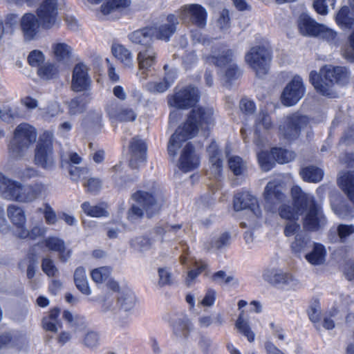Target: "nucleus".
<instances>
[{"instance_id": "obj_1", "label": "nucleus", "mask_w": 354, "mask_h": 354, "mask_svg": "<svg viewBox=\"0 0 354 354\" xmlns=\"http://www.w3.org/2000/svg\"><path fill=\"white\" fill-rule=\"evenodd\" d=\"M214 111L209 107H195L190 111L186 122L180 126L171 136L167 149L171 156L174 157L182 144L196 136L200 127L214 125Z\"/></svg>"}, {"instance_id": "obj_2", "label": "nucleus", "mask_w": 354, "mask_h": 354, "mask_svg": "<svg viewBox=\"0 0 354 354\" xmlns=\"http://www.w3.org/2000/svg\"><path fill=\"white\" fill-rule=\"evenodd\" d=\"M48 185L41 181L23 185L0 171V196L19 203H30L46 194Z\"/></svg>"}, {"instance_id": "obj_3", "label": "nucleus", "mask_w": 354, "mask_h": 354, "mask_svg": "<svg viewBox=\"0 0 354 354\" xmlns=\"http://www.w3.org/2000/svg\"><path fill=\"white\" fill-rule=\"evenodd\" d=\"M294 206L301 213L305 212L303 218L304 227L310 231H317L323 228L326 223L322 207L316 203L314 197L307 194L297 185L291 189Z\"/></svg>"}, {"instance_id": "obj_4", "label": "nucleus", "mask_w": 354, "mask_h": 354, "mask_svg": "<svg viewBox=\"0 0 354 354\" xmlns=\"http://www.w3.org/2000/svg\"><path fill=\"white\" fill-rule=\"evenodd\" d=\"M309 78L317 92L324 96L335 97L337 93L335 84H346L348 82L349 72L345 67L328 65L324 66L319 73L311 71Z\"/></svg>"}, {"instance_id": "obj_5", "label": "nucleus", "mask_w": 354, "mask_h": 354, "mask_svg": "<svg viewBox=\"0 0 354 354\" xmlns=\"http://www.w3.org/2000/svg\"><path fill=\"white\" fill-rule=\"evenodd\" d=\"M37 136V131L32 125L25 122L17 125L9 147L11 156L17 158L24 156L35 142Z\"/></svg>"}, {"instance_id": "obj_6", "label": "nucleus", "mask_w": 354, "mask_h": 354, "mask_svg": "<svg viewBox=\"0 0 354 354\" xmlns=\"http://www.w3.org/2000/svg\"><path fill=\"white\" fill-rule=\"evenodd\" d=\"M132 199L135 203L127 213V219L132 223L140 220L145 211L148 217H151L160 209V205L156 202L154 196L148 192L139 191L132 195Z\"/></svg>"}, {"instance_id": "obj_7", "label": "nucleus", "mask_w": 354, "mask_h": 354, "mask_svg": "<svg viewBox=\"0 0 354 354\" xmlns=\"http://www.w3.org/2000/svg\"><path fill=\"white\" fill-rule=\"evenodd\" d=\"M245 61L255 71L257 76L261 77L269 71L270 50L263 46H253L245 54Z\"/></svg>"}, {"instance_id": "obj_8", "label": "nucleus", "mask_w": 354, "mask_h": 354, "mask_svg": "<svg viewBox=\"0 0 354 354\" xmlns=\"http://www.w3.org/2000/svg\"><path fill=\"white\" fill-rule=\"evenodd\" d=\"M263 279L270 285L284 290H297L301 287L300 281L292 273L280 268H267L263 273Z\"/></svg>"}, {"instance_id": "obj_9", "label": "nucleus", "mask_w": 354, "mask_h": 354, "mask_svg": "<svg viewBox=\"0 0 354 354\" xmlns=\"http://www.w3.org/2000/svg\"><path fill=\"white\" fill-rule=\"evenodd\" d=\"M34 162L46 170H52L55 168V156L51 136L49 133H44L39 138L35 150Z\"/></svg>"}, {"instance_id": "obj_10", "label": "nucleus", "mask_w": 354, "mask_h": 354, "mask_svg": "<svg viewBox=\"0 0 354 354\" xmlns=\"http://www.w3.org/2000/svg\"><path fill=\"white\" fill-rule=\"evenodd\" d=\"M234 57L235 55L233 50L224 49L221 51V54L219 56L204 55L203 58L209 64L225 68L224 75L226 80L230 81L237 79L241 74L240 69L234 62Z\"/></svg>"}, {"instance_id": "obj_11", "label": "nucleus", "mask_w": 354, "mask_h": 354, "mask_svg": "<svg viewBox=\"0 0 354 354\" xmlns=\"http://www.w3.org/2000/svg\"><path fill=\"white\" fill-rule=\"evenodd\" d=\"M176 12L178 18L183 24L193 25L198 28H204L207 24V12L200 4H185Z\"/></svg>"}, {"instance_id": "obj_12", "label": "nucleus", "mask_w": 354, "mask_h": 354, "mask_svg": "<svg viewBox=\"0 0 354 354\" xmlns=\"http://www.w3.org/2000/svg\"><path fill=\"white\" fill-rule=\"evenodd\" d=\"M309 123V119L297 113L287 115L279 127V134L285 139L292 140L297 138L302 129Z\"/></svg>"}, {"instance_id": "obj_13", "label": "nucleus", "mask_w": 354, "mask_h": 354, "mask_svg": "<svg viewBox=\"0 0 354 354\" xmlns=\"http://www.w3.org/2000/svg\"><path fill=\"white\" fill-rule=\"evenodd\" d=\"M36 13L44 29L53 28L59 24L58 0H42Z\"/></svg>"}, {"instance_id": "obj_14", "label": "nucleus", "mask_w": 354, "mask_h": 354, "mask_svg": "<svg viewBox=\"0 0 354 354\" xmlns=\"http://www.w3.org/2000/svg\"><path fill=\"white\" fill-rule=\"evenodd\" d=\"M167 322L171 328L173 337L178 340L186 339L193 328L189 317L181 312L169 314Z\"/></svg>"}, {"instance_id": "obj_15", "label": "nucleus", "mask_w": 354, "mask_h": 354, "mask_svg": "<svg viewBox=\"0 0 354 354\" xmlns=\"http://www.w3.org/2000/svg\"><path fill=\"white\" fill-rule=\"evenodd\" d=\"M306 89L302 78L295 75L284 88L281 94V102L290 106L296 104L304 95Z\"/></svg>"}, {"instance_id": "obj_16", "label": "nucleus", "mask_w": 354, "mask_h": 354, "mask_svg": "<svg viewBox=\"0 0 354 354\" xmlns=\"http://www.w3.org/2000/svg\"><path fill=\"white\" fill-rule=\"evenodd\" d=\"M158 53L153 46L151 44L141 48L137 55V62L139 70L141 72L140 78L146 80L147 74L151 72L157 62Z\"/></svg>"}, {"instance_id": "obj_17", "label": "nucleus", "mask_w": 354, "mask_h": 354, "mask_svg": "<svg viewBox=\"0 0 354 354\" xmlns=\"http://www.w3.org/2000/svg\"><path fill=\"white\" fill-rule=\"evenodd\" d=\"M198 89L187 86L176 92L169 100V104L178 109H187L194 106L198 100Z\"/></svg>"}, {"instance_id": "obj_18", "label": "nucleus", "mask_w": 354, "mask_h": 354, "mask_svg": "<svg viewBox=\"0 0 354 354\" xmlns=\"http://www.w3.org/2000/svg\"><path fill=\"white\" fill-rule=\"evenodd\" d=\"M263 198L265 200V207L270 212H275L277 206L285 198V196L281 192L279 182L277 180L268 182L264 189Z\"/></svg>"}, {"instance_id": "obj_19", "label": "nucleus", "mask_w": 354, "mask_h": 354, "mask_svg": "<svg viewBox=\"0 0 354 354\" xmlns=\"http://www.w3.org/2000/svg\"><path fill=\"white\" fill-rule=\"evenodd\" d=\"M88 67L80 62L75 65L71 80V88L75 92L86 91L91 84V79L88 75Z\"/></svg>"}, {"instance_id": "obj_20", "label": "nucleus", "mask_w": 354, "mask_h": 354, "mask_svg": "<svg viewBox=\"0 0 354 354\" xmlns=\"http://www.w3.org/2000/svg\"><path fill=\"white\" fill-rule=\"evenodd\" d=\"M109 118L121 122H133L137 114L131 107L120 104L116 101L111 102L106 108Z\"/></svg>"}, {"instance_id": "obj_21", "label": "nucleus", "mask_w": 354, "mask_h": 354, "mask_svg": "<svg viewBox=\"0 0 354 354\" xmlns=\"http://www.w3.org/2000/svg\"><path fill=\"white\" fill-rule=\"evenodd\" d=\"M19 25L25 41H30L37 38L41 25L37 16L31 12H27L21 17Z\"/></svg>"}, {"instance_id": "obj_22", "label": "nucleus", "mask_w": 354, "mask_h": 354, "mask_svg": "<svg viewBox=\"0 0 354 354\" xmlns=\"http://www.w3.org/2000/svg\"><path fill=\"white\" fill-rule=\"evenodd\" d=\"M129 151L131 155L129 166L131 169H138L146 162L147 145L145 142L138 136L131 139Z\"/></svg>"}, {"instance_id": "obj_23", "label": "nucleus", "mask_w": 354, "mask_h": 354, "mask_svg": "<svg viewBox=\"0 0 354 354\" xmlns=\"http://www.w3.org/2000/svg\"><path fill=\"white\" fill-rule=\"evenodd\" d=\"M178 18L174 14L168 15L159 25L151 26L154 31L153 37L160 40L169 41L175 33L178 25Z\"/></svg>"}, {"instance_id": "obj_24", "label": "nucleus", "mask_w": 354, "mask_h": 354, "mask_svg": "<svg viewBox=\"0 0 354 354\" xmlns=\"http://www.w3.org/2000/svg\"><path fill=\"white\" fill-rule=\"evenodd\" d=\"M234 209L235 211L249 209L257 217L261 215L257 199L249 192L238 193L234 196Z\"/></svg>"}, {"instance_id": "obj_25", "label": "nucleus", "mask_w": 354, "mask_h": 354, "mask_svg": "<svg viewBox=\"0 0 354 354\" xmlns=\"http://www.w3.org/2000/svg\"><path fill=\"white\" fill-rule=\"evenodd\" d=\"M199 164V157L194 147L189 142L187 143L179 159V168L184 172H189L196 169Z\"/></svg>"}, {"instance_id": "obj_26", "label": "nucleus", "mask_w": 354, "mask_h": 354, "mask_svg": "<svg viewBox=\"0 0 354 354\" xmlns=\"http://www.w3.org/2000/svg\"><path fill=\"white\" fill-rule=\"evenodd\" d=\"M274 128V124L270 115L265 111H261L255 120V139L257 146L264 145L266 139L261 136V133L268 131Z\"/></svg>"}, {"instance_id": "obj_27", "label": "nucleus", "mask_w": 354, "mask_h": 354, "mask_svg": "<svg viewBox=\"0 0 354 354\" xmlns=\"http://www.w3.org/2000/svg\"><path fill=\"white\" fill-rule=\"evenodd\" d=\"M131 4V0H106L100 8L104 15H113L118 17L129 11Z\"/></svg>"}, {"instance_id": "obj_28", "label": "nucleus", "mask_w": 354, "mask_h": 354, "mask_svg": "<svg viewBox=\"0 0 354 354\" xmlns=\"http://www.w3.org/2000/svg\"><path fill=\"white\" fill-rule=\"evenodd\" d=\"M180 261L182 264H188L187 268L189 270L186 278V283L188 286H190L194 280L207 268V264L205 261L197 260L195 258L188 259L187 257L182 256Z\"/></svg>"}, {"instance_id": "obj_29", "label": "nucleus", "mask_w": 354, "mask_h": 354, "mask_svg": "<svg viewBox=\"0 0 354 354\" xmlns=\"http://www.w3.org/2000/svg\"><path fill=\"white\" fill-rule=\"evenodd\" d=\"M168 66L165 65V75L164 78L159 82H149L146 84V88L151 93H163L167 91L174 83L176 78L174 71H167Z\"/></svg>"}, {"instance_id": "obj_30", "label": "nucleus", "mask_w": 354, "mask_h": 354, "mask_svg": "<svg viewBox=\"0 0 354 354\" xmlns=\"http://www.w3.org/2000/svg\"><path fill=\"white\" fill-rule=\"evenodd\" d=\"M337 183L354 205V171L339 172Z\"/></svg>"}, {"instance_id": "obj_31", "label": "nucleus", "mask_w": 354, "mask_h": 354, "mask_svg": "<svg viewBox=\"0 0 354 354\" xmlns=\"http://www.w3.org/2000/svg\"><path fill=\"white\" fill-rule=\"evenodd\" d=\"M207 151L211 163V172L214 174V177L217 178L220 177L223 168L221 151L218 149L216 142H212Z\"/></svg>"}, {"instance_id": "obj_32", "label": "nucleus", "mask_w": 354, "mask_h": 354, "mask_svg": "<svg viewBox=\"0 0 354 354\" xmlns=\"http://www.w3.org/2000/svg\"><path fill=\"white\" fill-rule=\"evenodd\" d=\"M7 215L12 224L16 227L17 232H21V230L25 227L26 223V216L22 207L16 205H9L7 208Z\"/></svg>"}, {"instance_id": "obj_33", "label": "nucleus", "mask_w": 354, "mask_h": 354, "mask_svg": "<svg viewBox=\"0 0 354 354\" xmlns=\"http://www.w3.org/2000/svg\"><path fill=\"white\" fill-rule=\"evenodd\" d=\"M299 28L304 35L318 37L323 25L317 23L306 15H301L299 20Z\"/></svg>"}, {"instance_id": "obj_34", "label": "nucleus", "mask_w": 354, "mask_h": 354, "mask_svg": "<svg viewBox=\"0 0 354 354\" xmlns=\"http://www.w3.org/2000/svg\"><path fill=\"white\" fill-rule=\"evenodd\" d=\"M52 52L57 61L65 62L72 57L73 48L67 43L57 40L52 44Z\"/></svg>"}, {"instance_id": "obj_35", "label": "nucleus", "mask_w": 354, "mask_h": 354, "mask_svg": "<svg viewBox=\"0 0 354 354\" xmlns=\"http://www.w3.org/2000/svg\"><path fill=\"white\" fill-rule=\"evenodd\" d=\"M113 55L125 67L133 68L134 66L133 55L132 53L125 46L121 44H115L112 46Z\"/></svg>"}, {"instance_id": "obj_36", "label": "nucleus", "mask_w": 354, "mask_h": 354, "mask_svg": "<svg viewBox=\"0 0 354 354\" xmlns=\"http://www.w3.org/2000/svg\"><path fill=\"white\" fill-rule=\"evenodd\" d=\"M153 31L154 30L151 27H145L132 32L128 35V38L132 43L145 46L153 37Z\"/></svg>"}, {"instance_id": "obj_37", "label": "nucleus", "mask_w": 354, "mask_h": 354, "mask_svg": "<svg viewBox=\"0 0 354 354\" xmlns=\"http://www.w3.org/2000/svg\"><path fill=\"white\" fill-rule=\"evenodd\" d=\"M59 313V308H54L42 319V326L45 330L57 333L58 328H61L62 324L58 319Z\"/></svg>"}, {"instance_id": "obj_38", "label": "nucleus", "mask_w": 354, "mask_h": 354, "mask_svg": "<svg viewBox=\"0 0 354 354\" xmlns=\"http://www.w3.org/2000/svg\"><path fill=\"white\" fill-rule=\"evenodd\" d=\"M337 24L343 29H354L353 12L347 6H342L335 17Z\"/></svg>"}, {"instance_id": "obj_39", "label": "nucleus", "mask_w": 354, "mask_h": 354, "mask_svg": "<svg viewBox=\"0 0 354 354\" xmlns=\"http://www.w3.org/2000/svg\"><path fill=\"white\" fill-rule=\"evenodd\" d=\"M74 281L77 288L84 295H89L91 290L88 286L86 270L83 267L76 268L74 273Z\"/></svg>"}, {"instance_id": "obj_40", "label": "nucleus", "mask_w": 354, "mask_h": 354, "mask_svg": "<svg viewBox=\"0 0 354 354\" xmlns=\"http://www.w3.org/2000/svg\"><path fill=\"white\" fill-rule=\"evenodd\" d=\"M326 250L322 244L315 243L312 251L306 254V260L312 265H322L325 261Z\"/></svg>"}, {"instance_id": "obj_41", "label": "nucleus", "mask_w": 354, "mask_h": 354, "mask_svg": "<svg viewBox=\"0 0 354 354\" xmlns=\"http://www.w3.org/2000/svg\"><path fill=\"white\" fill-rule=\"evenodd\" d=\"M136 303V297L131 291H126L120 293L118 299L119 308L123 311L131 310Z\"/></svg>"}, {"instance_id": "obj_42", "label": "nucleus", "mask_w": 354, "mask_h": 354, "mask_svg": "<svg viewBox=\"0 0 354 354\" xmlns=\"http://www.w3.org/2000/svg\"><path fill=\"white\" fill-rule=\"evenodd\" d=\"M47 232V228L43 225H36L30 230H28L25 226L21 230V232H17V236L20 239L28 238L31 240H35L39 237L44 236Z\"/></svg>"}, {"instance_id": "obj_43", "label": "nucleus", "mask_w": 354, "mask_h": 354, "mask_svg": "<svg viewBox=\"0 0 354 354\" xmlns=\"http://www.w3.org/2000/svg\"><path fill=\"white\" fill-rule=\"evenodd\" d=\"M300 174L305 181L317 183L323 178L324 171L317 167L309 166L302 169Z\"/></svg>"}, {"instance_id": "obj_44", "label": "nucleus", "mask_w": 354, "mask_h": 354, "mask_svg": "<svg viewBox=\"0 0 354 354\" xmlns=\"http://www.w3.org/2000/svg\"><path fill=\"white\" fill-rule=\"evenodd\" d=\"M21 118V113L17 108L10 105H0V120L8 124Z\"/></svg>"}, {"instance_id": "obj_45", "label": "nucleus", "mask_w": 354, "mask_h": 354, "mask_svg": "<svg viewBox=\"0 0 354 354\" xmlns=\"http://www.w3.org/2000/svg\"><path fill=\"white\" fill-rule=\"evenodd\" d=\"M235 327L238 331L247 337L250 342L254 340V333L252 330L249 322L243 318V311H241L235 323Z\"/></svg>"}, {"instance_id": "obj_46", "label": "nucleus", "mask_w": 354, "mask_h": 354, "mask_svg": "<svg viewBox=\"0 0 354 354\" xmlns=\"http://www.w3.org/2000/svg\"><path fill=\"white\" fill-rule=\"evenodd\" d=\"M130 246L133 250L143 253L149 250L153 245L151 239L145 236H137L130 240Z\"/></svg>"}, {"instance_id": "obj_47", "label": "nucleus", "mask_w": 354, "mask_h": 354, "mask_svg": "<svg viewBox=\"0 0 354 354\" xmlns=\"http://www.w3.org/2000/svg\"><path fill=\"white\" fill-rule=\"evenodd\" d=\"M157 286L160 288L165 286H171L174 284V277L171 269L167 267L158 268Z\"/></svg>"}, {"instance_id": "obj_48", "label": "nucleus", "mask_w": 354, "mask_h": 354, "mask_svg": "<svg viewBox=\"0 0 354 354\" xmlns=\"http://www.w3.org/2000/svg\"><path fill=\"white\" fill-rule=\"evenodd\" d=\"M63 318L68 323L69 326L74 328L75 330H82L86 327L84 317L73 314L68 310L63 312Z\"/></svg>"}, {"instance_id": "obj_49", "label": "nucleus", "mask_w": 354, "mask_h": 354, "mask_svg": "<svg viewBox=\"0 0 354 354\" xmlns=\"http://www.w3.org/2000/svg\"><path fill=\"white\" fill-rule=\"evenodd\" d=\"M309 242L310 239L308 235L304 232H299L291 243V249L293 252L299 254L306 249Z\"/></svg>"}, {"instance_id": "obj_50", "label": "nucleus", "mask_w": 354, "mask_h": 354, "mask_svg": "<svg viewBox=\"0 0 354 354\" xmlns=\"http://www.w3.org/2000/svg\"><path fill=\"white\" fill-rule=\"evenodd\" d=\"M266 142L264 145L257 146L259 151H257V158L261 169L266 171H269L273 166V162L270 158V155L268 153V150H263L262 148L265 147Z\"/></svg>"}, {"instance_id": "obj_51", "label": "nucleus", "mask_w": 354, "mask_h": 354, "mask_svg": "<svg viewBox=\"0 0 354 354\" xmlns=\"http://www.w3.org/2000/svg\"><path fill=\"white\" fill-rule=\"evenodd\" d=\"M230 169L236 176L242 175L246 171L247 166L245 162L239 156H233L228 160Z\"/></svg>"}, {"instance_id": "obj_52", "label": "nucleus", "mask_w": 354, "mask_h": 354, "mask_svg": "<svg viewBox=\"0 0 354 354\" xmlns=\"http://www.w3.org/2000/svg\"><path fill=\"white\" fill-rule=\"evenodd\" d=\"M214 321V324L218 326H222L225 322L223 316L221 313L216 314L214 318L211 315H203L200 316L198 319V325L202 328L209 327L213 324Z\"/></svg>"}, {"instance_id": "obj_53", "label": "nucleus", "mask_w": 354, "mask_h": 354, "mask_svg": "<svg viewBox=\"0 0 354 354\" xmlns=\"http://www.w3.org/2000/svg\"><path fill=\"white\" fill-rule=\"evenodd\" d=\"M37 73L44 80H51L58 75L59 70L55 64L46 63L39 68Z\"/></svg>"}, {"instance_id": "obj_54", "label": "nucleus", "mask_w": 354, "mask_h": 354, "mask_svg": "<svg viewBox=\"0 0 354 354\" xmlns=\"http://www.w3.org/2000/svg\"><path fill=\"white\" fill-rule=\"evenodd\" d=\"M271 155L277 162L281 164L286 163L295 158V154L293 151L279 148L273 149Z\"/></svg>"}, {"instance_id": "obj_55", "label": "nucleus", "mask_w": 354, "mask_h": 354, "mask_svg": "<svg viewBox=\"0 0 354 354\" xmlns=\"http://www.w3.org/2000/svg\"><path fill=\"white\" fill-rule=\"evenodd\" d=\"M318 37L325 39L330 45L333 46H339L341 41L337 33L324 25H323V28L320 30Z\"/></svg>"}, {"instance_id": "obj_56", "label": "nucleus", "mask_w": 354, "mask_h": 354, "mask_svg": "<svg viewBox=\"0 0 354 354\" xmlns=\"http://www.w3.org/2000/svg\"><path fill=\"white\" fill-rule=\"evenodd\" d=\"M82 209L85 214L92 217H101L107 215V212L104 208L100 205L92 206L88 202L83 203Z\"/></svg>"}, {"instance_id": "obj_57", "label": "nucleus", "mask_w": 354, "mask_h": 354, "mask_svg": "<svg viewBox=\"0 0 354 354\" xmlns=\"http://www.w3.org/2000/svg\"><path fill=\"white\" fill-rule=\"evenodd\" d=\"M111 274V269L109 267H100L94 269L91 273L92 279L97 283L105 281Z\"/></svg>"}, {"instance_id": "obj_58", "label": "nucleus", "mask_w": 354, "mask_h": 354, "mask_svg": "<svg viewBox=\"0 0 354 354\" xmlns=\"http://www.w3.org/2000/svg\"><path fill=\"white\" fill-rule=\"evenodd\" d=\"M335 233H337V239L339 241L344 243L351 235L354 234V225L340 224L337 226Z\"/></svg>"}, {"instance_id": "obj_59", "label": "nucleus", "mask_w": 354, "mask_h": 354, "mask_svg": "<svg viewBox=\"0 0 354 354\" xmlns=\"http://www.w3.org/2000/svg\"><path fill=\"white\" fill-rule=\"evenodd\" d=\"M44 242L49 250L54 252H59L63 251V249H64L65 247L64 241L62 239L55 236L48 237L46 239Z\"/></svg>"}, {"instance_id": "obj_60", "label": "nucleus", "mask_w": 354, "mask_h": 354, "mask_svg": "<svg viewBox=\"0 0 354 354\" xmlns=\"http://www.w3.org/2000/svg\"><path fill=\"white\" fill-rule=\"evenodd\" d=\"M299 214H301V212H298L295 207L294 208L289 205H283L279 209L280 216L288 221L297 220Z\"/></svg>"}, {"instance_id": "obj_61", "label": "nucleus", "mask_w": 354, "mask_h": 354, "mask_svg": "<svg viewBox=\"0 0 354 354\" xmlns=\"http://www.w3.org/2000/svg\"><path fill=\"white\" fill-rule=\"evenodd\" d=\"M41 270L48 277H55L59 274V270L54 261L49 257H45L41 261Z\"/></svg>"}, {"instance_id": "obj_62", "label": "nucleus", "mask_w": 354, "mask_h": 354, "mask_svg": "<svg viewBox=\"0 0 354 354\" xmlns=\"http://www.w3.org/2000/svg\"><path fill=\"white\" fill-rule=\"evenodd\" d=\"M336 1L337 0H314L313 8L318 14L326 15L328 12V6L334 8Z\"/></svg>"}, {"instance_id": "obj_63", "label": "nucleus", "mask_w": 354, "mask_h": 354, "mask_svg": "<svg viewBox=\"0 0 354 354\" xmlns=\"http://www.w3.org/2000/svg\"><path fill=\"white\" fill-rule=\"evenodd\" d=\"M68 113L76 115L84 111L85 106L83 103L82 97H77L72 99L68 102Z\"/></svg>"}, {"instance_id": "obj_64", "label": "nucleus", "mask_w": 354, "mask_h": 354, "mask_svg": "<svg viewBox=\"0 0 354 354\" xmlns=\"http://www.w3.org/2000/svg\"><path fill=\"white\" fill-rule=\"evenodd\" d=\"M100 342V336L95 331L87 332L83 339V344L89 348H93L98 346Z\"/></svg>"}]
</instances>
